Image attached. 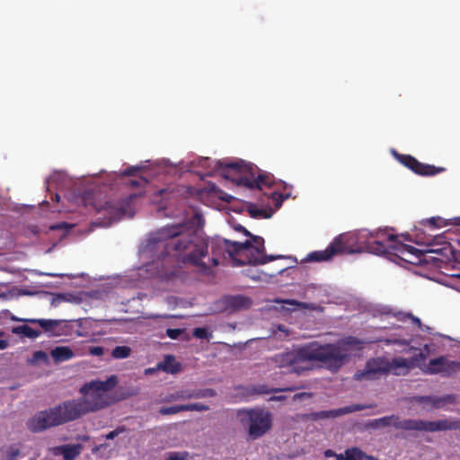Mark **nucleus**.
<instances>
[{
    "mask_svg": "<svg viewBox=\"0 0 460 460\" xmlns=\"http://www.w3.org/2000/svg\"><path fill=\"white\" fill-rule=\"evenodd\" d=\"M249 245V241L240 243L221 238L209 242L191 233L186 225L179 224L166 226L153 233L147 247L150 250L163 247L159 258L172 254L183 263L196 266L200 272L208 273L212 267L220 263V258L225 257L226 253L233 260L234 265H244L245 261L236 256H241L242 250Z\"/></svg>",
    "mask_w": 460,
    "mask_h": 460,
    "instance_id": "f257e3e1",
    "label": "nucleus"
},
{
    "mask_svg": "<svg viewBox=\"0 0 460 460\" xmlns=\"http://www.w3.org/2000/svg\"><path fill=\"white\" fill-rule=\"evenodd\" d=\"M217 168L221 171L224 178L251 190H261L262 187H271L275 183L271 173L262 172L257 165L242 159L218 160Z\"/></svg>",
    "mask_w": 460,
    "mask_h": 460,
    "instance_id": "f03ea898",
    "label": "nucleus"
},
{
    "mask_svg": "<svg viewBox=\"0 0 460 460\" xmlns=\"http://www.w3.org/2000/svg\"><path fill=\"white\" fill-rule=\"evenodd\" d=\"M118 382V377L112 375L105 381L93 380L81 386L79 393L82 397L79 400L86 414L98 411L131 395L129 393L121 394L119 396L111 395L110 392L115 388Z\"/></svg>",
    "mask_w": 460,
    "mask_h": 460,
    "instance_id": "7ed1b4c3",
    "label": "nucleus"
},
{
    "mask_svg": "<svg viewBox=\"0 0 460 460\" xmlns=\"http://www.w3.org/2000/svg\"><path fill=\"white\" fill-rule=\"evenodd\" d=\"M365 342L355 337L347 336L333 343L321 344L316 341L319 363L332 372L339 371L349 360V350H359Z\"/></svg>",
    "mask_w": 460,
    "mask_h": 460,
    "instance_id": "20e7f679",
    "label": "nucleus"
},
{
    "mask_svg": "<svg viewBox=\"0 0 460 460\" xmlns=\"http://www.w3.org/2000/svg\"><path fill=\"white\" fill-rule=\"evenodd\" d=\"M267 362L275 367L288 368L290 372L300 374L309 369L307 363L319 362L316 341L275 354L267 358Z\"/></svg>",
    "mask_w": 460,
    "mask_h": 460,
    "instance_id": "39448f33",
    "label": "nucleus"
},
{
    "mask_svg": "<svg viewBox=\"0 0 460 460\" xmlns=\"http://www.w3.org/2000/svg\"><path fill=\"white\" fill-rule=\"evenodd\" d=\"M366 250L365 237L361 230L358 233L342 234L334 238L325 250L315 251L307 255L309 261H327L338 254H351Z\"/></svg>",
    "mask_w": 460,
    "mask_h": 460,
    "instance_id": "423d86ee",
    "label": "nucleus"
},
{
    "mask_svg": "<svg viewBox=\"0 0 460 460\" xmlns=\"http://www.w3.org/2000/svg\"><path fill=\"white\" fill-rule=\"evenodd\" d=\"M411 367L412 365L404 358H394L391 361L382 357L372 358L367 361L363 370H358L354 374V378L358 381H372L389 373L403 376L409 373Z\"/></svg>",
    "mask_w": 460,
    "mask_h": 460,
    "instance_id": "0eeeda50",
    "label": "nucleus"
},
{
    "mask_svg": "<svg viewBox=\"0 0 460 460\" xmlns=\"http://www.w3.org/2000/svg\"><path fill=\"white\" fill-rule=\"evenodd\" d=\"M361 236L365 237L366 250L377 255L391 252L390 243L397 241V236L388 234L385 229H377L374 232L363 229Z\"/></svg>",
    "mask_w": 460,
    "mask_h": 460,
    "instance_id": "6e6552de",
    "label": "nucleus"
},
{
    "mask_svg": "<svg viewBox=\"0 0 460 460\" xmlns=\"http://www.w3.org/2000/svg\"><path fill=\"white\" fill-rule=\"evenodd\" d=\"M252 243L250 242V245L242 250L241 257L245 261V264H265L277 259L287 258L283 255H266L264 247V239L261 236L253 235L250 236Z\"/></svg>",
    "mask_w": 460,
    "mask_h": 460,
    "instance_id": "1a4fd4ad",
    "label": "nucleus"
},
{
    "mask_svg": "<svg viewBox=\"0 0 460 460\" xmlns=\"http://www.w3.org/2000/svg\"><path fill=\"white\" fill-rule=\"evenodd\" d=\"M420 423H429V421L411 419L400 420L399 416L391 415L371 420L368 424V427L376 429L382 427L393 426L396 429H402L405 431L414 430L426 432V429H421L422 424Z\"/></svg>",
    "mask_w": 460,
    "mask_h": 460,
    "instance_id": "9d476101",
    "label": "nucleus"
},
{
    "mask_svg": "<svg viewBox=\"0 0 460 460\" xmlns=\"http://www.w3.org/2000/svg\"><path fill=\"white\" fill-rule=\"evenodd\" d=\"M56 418L58 419V425H63L74 420H76L83 416L86 415V412L79 399L66 400L59 404L52 407Z\"/></svg>",
    "mask_w": 460,
    "mask_h": 460,
    "instance_id": "9b49d317",
    "label": "nucleus"
},
{
    "mask_svg": "<svg viewBox=\"0 0 460 460\" xmlns=\"http://www.w3.org/2000/svg\"><path fill=\"white\" fill-rule=\"evenodd\" d=\"M249 418V436L252 439L262 437L272 425L271 414L261 409H253L247 411Z\"/></svg>",
    "mask_w": 460,
    "mask_h": 460,
    "instance_id": "f8f14e48",
    "label": "nucleus"
},
{
    "mask_svg": "<svg viewBox=\"0 0 460 460\" xmlns=\"http://www.w3.org/2000/svg\"><path fill=\"white\" fill-rule=\"evenodd\" d=\"M57 420L53 409L49 408L36 412L27 420L26 426L30 431L40 433L52 427L59 426Z\"/></svg>",
    "mask_w": 460,
    "mask_h": 460,
    "instance_id": "ddd939ff",
    "label": "nucleus"
},
{
    "mask_svg": "<svg viewBox=\"0 0 460 460\" xmlns=\"http://www.w3.org/2000/svg\"><path fill=\"white\" fill-rule=\"evenodd\" d=\"M390 248L391 252H389V254H394L408 263L419 264L428 262V261L423 258L425 256V252L411 245L402 243L400 241H396L394 243H390Z\"/></svg>",
    "mask_w": 460,
    "mask_h": 460,
    "instance_id": "4468645a",
    "label": "nucleus"
},
{
    "mask_svg": "<svg viewBox=\"0 0 460 460\" xmlns=\"http://www.w3.org/2000/svg\"><path fill=\"white\" fill-rule=\"evenodd\" d=\"M396 158L405 167L409 168L416 174L421 176H433L443 172L446 170L444 167H438L435 165L420 163L411 155L396 154Z\"/></svg>",
    "mask_w": 460,
    "mask_h": 460,
    "instance_id": "2eb2a0df",
    "label": "nucleus"
},
{
    "mask_svg": "<svg viewBox=\"0 0 460 460\" xmlns=\"http://www.w3.org/2000/svg\"><path fill=\"white\" fill-rule=\"evenodd\" d=\"M410 401L422 405V409L426 411L438 410L444 408L447 404H453L456 402L455 394H445L442 396L436 395H416L412 396Z\"/></svg>",
    "mask_w": 460,
    "mask_h": 460,
    "instance_id": "dca6fc26",
    "label": "nucleus"
},
{
    "mask_svg": "<svg viewBox=\"0 0 460 460\" xmlns=\"http://www.w3.org/2000/svg\"><path fill=\"white\" fill-rule=\"evenodd\" d=\"M457 370H460V363L449 361L445 356L430 359L427 366V372L429 374L441 373L445 376H450Z\"/></svg>",
    "mask_w": 460,
    "mask_h": 460,
    "instance_id": "f3484780",
    "label": "nucleus"
},
{
    "mask_svg": "<svg viewBox=\"0 0 460 460\" xmlns=\"http://www.w3.org/2000/svg\"><path fill=\"white\" fill-rule=\"evenodd\" d=\"M368 408L367 405L364 404H352L349 406H345L340 409H334L330 411H320L316 412H313L311 417L314 420H323V419H334L340 417L341 415H345L348 413H351L354 411H362Z\"/></svg>",
    "mask_w": 460,
    "mask_h": 460,
    "instance_id": "a211bd4d",
    "label": "nucleus"
},
{
    "mask_svg": "<svg viewBox=\"0 0 460 460\" xmlns=\"http://www.w3.org/2000/svg\"><path fill=\"white\" fill-rule=\"evenodd\" d=\"M421 429L426 432L447 431L460 429L459 419H441L438 420L429 421V423H421Z\"/></svg>",
    "mask_w": 460,
    "mask_h": 460,
    "instance_id": "6ab92c4d",
    "label": "nucleus"
},
{
    "mask_svg": "<svg viewBox=\"0 0 460 460\" xmlns=\"http://www.w3.org/2000/svg\"><path fill=\"white\" fill-rule=\"evenodd\" d=\"M217 395V393L214 389L207 388L196 391H186L177 393L175 395H172V399H191V398H207V397H214Z\"/></svg>",
    "mask_w": 460,
    "mask_h": 460,
    "instance_id": "aec40b11",
    "label": "nucleus"
},
{
    "mask_svg": "<svg viewBox=\"0 0 460 460\" xmlns=\"http://www.w3.org/2000/svg\"><path fill=\"white\" fill-rule=\"evenodd\" d=\"M156 369L168 374H177L181 371V365L176 361L174 356L166 355L164 360L156 365Z\"/></svg>",
    "mask_w": 460,
    "mask_h": 460,
    "instance_id": "412c9836",
    "label": "nucleus"
},
{
    "mask_svg": "<svg viewBox=\"0 0 460 460\" xmlns=\"http://www.w3.org/2000/svg\"><path fill=\"white\" fill-rule=\"evenodd\" d=\"M252 305V300L242 295L233 296L226 299V307L231 311L247 309Z\"/></svg>",
    "mask_w": 460,
    "mask_h": 460,
    "instance_id": "4be33fe9",
    "label": "nucleus"
},
{
    "mask_svg": "<svg viewBox=\"0 0 460 460\" xmlns=\"http://www.w3.org/2000/svg\"><path fill=\"white\" fill-rule=\"evenodd\" d=\"M50 355L56 363L67 361L75 357L74 351L66 346H58L51 349Z\"/></svg>",
    "mask_w": 460,
    "mask_h": 460,
    "instance_id": "5701e85b",
    "label": "nucleus"
},
{
    "mask_svg": "<svg viewBox=\"0 0 460 460\" xmlns=\"http://www.w3.org/2000/svg\"><path fill=\"white\" fill-rule=\"evenodd\" d=\"M27 321L32 323H38L47 332H53L63 322L62 320L51 319H30Z\"/></svg>",
    "mask_w": 460,
    "mask_h": 460,
    "instance_id": "b1692460",
    "label": "nucleus"
},
{
    "mask_svg": "<svg viewBox=\"0 0 460 460\" xmlns=\"http://www.w3.org/2000/svg\"><path fill=\"white\" fill-rule=\"evenodd\" d=\"M365 454L358 447H351L345 450L344 454H339L337 460H363Z\"/></svg>",
    "mask_w": 460,
    "mask_h": 460,
    "instance_id": "393cba45",
    "label": "nucleus"
},
{
    "mask_svg": "<svg viewBox=\"0 0 460 460\" xmlns=\"http://www.w3.org/2000/svg\"><path fill=\"white\" fill-rule=\"evenodd\" d=\"M13 332L16 334H22L25 337L31 339L37 338L40 335V331L34 330L33 328L26 324L13 327Z\"/></svg>",
    "mask_w": 460,
    "mask_h": 460,
    "instance_id": "a878e982",
    "label": "nucleus"
},
{
    "mask_svg": "<svg viewBox=\"0 0 460 460\" xmlns=\"http://www.w3.org/2000/svg\"><path fill=\"white\" fill-rule=\"evenodd\" d=\"M60 449L64 460H75V458L79 455V449L77 447L66 445L58 447Z\"/></svg>",
    "mask_w": 460,
    "mask_h": 460,
    "instance_id": "bb28decb",
    "label": "nucleus"
},
{
    "mask_svg": "<svg viewBox=\"0 0 460 460\" xmlns=\"http://www.w3.org/2000/svg\"><path fill=\"white\" fill-rule=\"evenodd\" d=\"M292 390H293L292 388L273 389V388H270L266 385H254L252 388V392L253 394H271V393H277V392H280V391H292Z\"/></svg>",
    "mask_w": 460,
    "mask_h": 460,
    "instance_id": "cd10ccee",
    "label": "nucleus"
},
{
    "mask_svg": "<svg viewBox=\"0 0 460 460\" xmlns=\"http://www.w3.org/2000/svg\"><path fill=\"white\" fill-rule=\"evenodd\" d=\"M248 212L252 218H268L270 217V214H269L265 209L258 208L256 205L252 203L248 206Z\"/></svg>",
    "mask_w": 460,
    "mask_h": 460,
    "instance_id": "c85d7f7f",
    "label": "nucleus"
},
{
    "mask_svg": "<svg viewBox=\"0 0 460 460\" xmlns=\"http://www.w3.org/2000/svg\"><path fill=\"white\" fill-rule=\"evenodd\" d=\"M291 196L290 191H287L285 193H281L279 191H272L270 194V198L274 201V204L277 208H280L283 201L288 199Z\"/></svg>",
    "mask_w": 460,
    "mask_h": 460,
    "instance_id": "c756f323",
    "label": "nucleus"
},
{
    "mask_svg": "<svg viewBox=\"0 0 460 460\" xmlns=\"http://www.w3.org/2000/svg\"><path fill=\"white\" fill-rule=\"evenodd\" d=\"M131 349L128 346H117L111 351V356L114 358H126L129 357Z\"/></svg>",
    "mask_w": 460,
    "mask_h": 460,
    "instance_id": "7c9ffc66",
    "label": "nucleus"
},
{
    "mask_svg": "<svg viewBox=\"0 0 460 460\" xmlns=\"http://www.w3.org/2000/svg\"><path fill=\"white\" fill-rule=\"evenodd\" d=\"M181 409H183V411H206L209 410V407L208 405L201 402H194L190 404H181Z\"/></svg>",
    "mask_w": 460,
    "mask_h": 460,
    "instance_id": "2f4dec72",
    "label": "nucleus"
},
{
    "mask_svg": "<svg viewBox=\"0 0 460 460\" xmlns=\"http://www.w3.org/2000/svg\"><path fill=\"white\" fill-rule=\"evenodd\" d=\"M49 359L48 354L42 350L35 351L30 359L31 364H35L40 361L47 363Z\"/></svg>",
    "mask_w": 460,
    "mask_h": 460,
    "instance_id": "473e14b6",
    "label": "nucleus"
},
{
    "mask_svg": "<svg viewBox=\"0 0 460 460\" xmlns=\"http://www.w3.org/2000/svg\"><path fill=\"white\" fill-rule=\"evenodd\" d=\"M181 411H183V409H181V405H173L169 407H162L159 410V412L162 415H172L179 413Z\"/></svg>",
    "mask_w": 460,
    "mask_h": 460,
    "instance_id": "72a5a7b5",
    "label": "nucleus"
},
{
    "mask_svg": "<svg viewBox=\"0 0 460 460\" xmlns=\"http://www.w3.org/2000/svg\"><path fill=\"white\" fill-rule=\"evenodd\" d=\"M189 453L187 451L182 452H171L168 454L166 460H187Z\"/></svg>",
    "mask_w": 460,
    "mask_h": 460,
    "instance_id": "f704fd0d",
    "label": "nucleus"
},
{
    "mask_svg": "<svg viewBox=\"0 0 460 460\" xmlns=\"http://www.w3.org/2000/svg\"><path fill=\"white\" fill-rule=\"evenodd\" d=\"M406 359L410 361V364L412 365V367H411V369H412L416 367L417 363L424 361L426 359V355L421 350L419 349L418 353L414 355V357Z\"/></svg>",
    "mask_w": 460,
    "mask_h": 460,
    "instance_id": "c9c22d12",
    "label": "nucleus"
},
{
    "mask_svg": "<svg viewBox=\"0 0 460 460\" xmlns=\"http://www.w3.org/2000/svg\"><path fill=\"white\" fill-rule=\"evenodd\" d=\"M193 336L198 339H208L211 333L206 328L198 327L193 330Z\"/></svg>",
    "mask_w": 460,
    "mask_h": 460,
    "instance_id": "e433bc0d",
    "label": "nucleus"
},
{
    "mask_svg": "<svg viewBox=\"0 0 460 460\" xmlns=\"http://www.w3.org/2000/svg\"><path fill=\"white\" fill-rule=\"evenodd\" d=\"M73 227L72 225H69L66 222L58 223L49 226V230H64L65 232H68Z\"/></svg>",
    "mask_w": 460,
    "mask_h": 460,
    "instance_id": "4c0bfd02",
    "label": "nucleus"
},
{
    "mask_svg": "<svg viewBox=\"0 0 460 460\" xmlns=\"http://www.w3.org/2000/svg\"><path fill=\"white\" fill-rule=\"evenodd\" d=\"M411 341V339H387L386 342L388 344H398V345H409Z\"/></svg>",
    "mask_w": 460,
    "mask_h": 460,
    "instance_id": "58836bf2",
    "label": "nucleus"
},
{
    "mask_svg": "<svg viewBox=\"0 0 460 460\" xmlns=\"http://www.w3.org/2000/svg\"><path fill=\"white\" fill-rule=\"evenodd\" d=\"M182 333L181 329H167L166 330V335L171 338L172 340H176L179 338V336Z\"/></svg>",
    "mask_w": 460,
    "mask_h": 460,
    "instance_id": "ea45409f",
    "label": "nucleus"
},
{
    "mask_svg": "<svg viewBox=\"0 0 460 460\" xmlns=\"http://www.w3.org/2000/svg\"><path fill=\"white\" fill-rule=\"evenodd\" d=\"M125 430V428L124 427H118L117 429H115L114 430L109 432L108 434L105 435V438L106 439H114L117 436H119L120 433L124 432Z\"/></svg>",
    "mask_w": 460,
    "mask_h": 460,
    "instance_id": "a19ab883",
    "label": "nucleus"
},
{
    "mask_svg": "<svg viewBox=\"0 0 460 460\" xmlns=\"http://www.w3.org/2000/svg\"><path fill=\"white\" fill-rule=\"evenodd\" d=\"M89 353L93 356H102L104 354V348L101 346H93L89 349Z\"/></svg>",
    "mask_w": 460,
    "mask_h": 460,
    "instance_id": "79ce46f5",
    "label": "nucleus"
},
{
    "mask_svg": "<svg viewBox=\"0 0 460 460\" xmlns=\"http://www.w3.org/2000/svg\"><path fill=\"white\" fill-rule=\"evenodd\" d=\"M442 222V218L440 217H431L429 219H427L425 224H428L433 227H440Z\"/></svg>",
    "mask_w": 460,
    "mask_h": 460,
    "instance_id": "37998d69",
    "label": "nucleus"
},
{
    "mask_svg": "<svg viewBox=\"0 0 460 460\" xmlns=\"http://www.w3.org/2000/svg\"><path fill=\"white\" fill-rule=\"evenodd\" d=\"M404 317H411V322L416 324L420 331H424L423 324L420 318L412 315V314H403Z\"/></svg>",
    "mask_w": 460,
    "mask_h": 460,
    "instance_id": "c03bdc74",
    "label": "nucleus"
},
{
    "mask_svg": "<svg viewBox=\"0 0 460 460\" xmlns=\"http://www.w3.org/2000/svg\"><path fill=\"white\" fill-rule=\"evenodd\" d=\"M139 170H140V167L132 166V167H128V168L125 169L121 174L124 176H131V175H135L136 172H137Z\"/></svg>",
    "mask_w": 460,
    "mask_h": 460,
    "instance_id": "a18cd8bd",
    "label": "nucleus"
},
{
    "mask_svg": "<svg viewBox=\"0 0 460 460\" xmlns=\"http://www.w3.org/2000/svg\"><path fill=\"white\" fill-rule=\"evenodd\" d=\"M147 181L144 178H141L140 180H132L130 181V185L132 187H140L144 184H146Z\"/></svg>",
    "mask_w": 460,
    "mask_h": 460,
    "instance_id": "49530a36",
    "label": "nucleus"
},
{
    "mask_svg": "<svg viewBox=\"0 0 460 460\" xmlns=\"http://www.w3.org/2000/svg\"><path fill=\"white\" fill-rule=\"evenodd\" d=\"M234 229L240 233H243L246 236H252V234L244 226L241 225L236 226Z\"/></svg>",
    "mask_w": 460,
    "mask_h": 460,
    "instance_id": "de8ad7c7",
    "label": "nucleus"
},
{
    "mask_svg": "<svg viewBox=\"0 0 460 460\" xmlns=\"http://www.w3.org/2000/svg\"><path fill=\"white\" fill-rule=\"evenodd\" d=\"M403 314H411L410 313H402V312H399L397 314H396V318L399 320V321H406L407 319H411V317H404Z\"/></svg>",
    "mask_w": 460,
    "mask_h": 460,
    "instance_id": "09e8293b",
    "label": "nucleus"
},
{
    "mask_svg": "<svg viewBox=\"0 0 460 460\" xmlns=\"http://www.w3.org/2000/svg\"><path fill=\"white\" fill-rule=\"evenodd\" d=\"M305 397H310V394H307V393H299V394H296L294 395V401L297 400V399H302V398H305Z\"/></svg>",
    "mask_w": 460,
    "mask_h": 460,
    "instance_id": "8fccbe9b",
    "label": "nucleus"
},
{
    "mask_svg": "<svg viewBox=\"0 0 460 460\" xmlns=\"http://www.w3.org/2000/svg\"><path fill=\"white\" fill-rule=\"evenodd\" d=\"M210 163V159L208 157L199 159V164L203 167H208Z\"/></svg>",
    "mask_w": 460,
    "mask_h": 460,
    "instance_id": "3c124183",
    "label": "nucleus"
},
{
    "mask_svg": "<svg viewBox=\"0 0 460 460\" xmlns=\"http://www.w3.org/2000/svg\"><path fill=\"white\" fill-rule=\"evenodd\" d=\"M324 456L326 457H331V456H335L337 458V454H335L334 451H332V449H327L325 452H324Z\"/></svg>",
    "mask_w": 460,
    "mask_h": 460,
    "instance_id": "603ef678",
    "label": "nucleus"
},
{
    "mask_svg": "<svg viewBox=\"0 0 460 460\" xmlns=\"http://www.w3.org/2000/svg\"><path fill=\"white\" fill-rule=\"evenodd\" d=\"M445 248H441V249H432V250H429L428 251V252H433V253H438V254H442L443 253V251H444Z\"/></svg>",
    "mask_w": 460,
    "mask_h": 460,
    "instance_id": "864d4df0",
    "label": "nucleus"
},
{
    "mask_svg": "<svg viewBox=\"0 0 460 460\" xmlns=\"http://www.w3.org/2000/svg\"><path fill=\"white\" fill-rule=\"evenodd\" d=\"M8 343L4 340H0V349H4L7 347Z\"/></svg>",
    "mask_w": 460,
    "mask_h": 460,
    "instance_id": "5fc2aeb1",
    "label": "nucleus"
},
{
    "mask_svg": "<svg viewBox=\"0 0 460 460\" xmlns=\"http://www.w3.org/2000/svg\"><path fill=\"white\" fill-rule=\"evenodd\" d=\"M453 221L455 226H460V217H455Z\"/></svg>",
    "mask_w": 460,
    "mask_h": 460,
    "instance_id": "6e6d98bb",
    "label": "nucleus"
},
{
    "mask_svg": "<svg viewBox=\"0 0 460 460\" xmlns=\"http://www.w3.org/2000/svg\"><path fill=\"white\" fill-rule=\"evenodd\" d=\"M249 276L252 279H255V280L261 279V277L256 274H252V275H249Z\"/></svg>",
    "mask_w": 460,
    "mask_h": 460,
    "instance_id": "4d7b16f0",
    "label": "nucleus"
},
{
    "mask_svg": "<svg viewBox=\"0 0 460 460\" xmlns=\"http://www.w3.org/2000/svg\"><path fill=\"white\" fill-rule=\"evenodd\" d=\"M156 370V367L155 368H148L146 370V374H152V373H155V371Z\"/></svg>",
    "mask_w": 460,
    "mask_h": 460,
    "instance_id": "13d9d810",
    "label": "nucleus"
},
{
    "mask_svg": "<svg viewBox=\"0 0 460 460\" xmlns=\"http://www.w3.org/2000/svg\"><path fill=\"white\" fill-rule=\"evenodd\" d=\"M281 184L283 185V189L285 191H287L288 189H291V187H288V184L285 182H281Z\"/></svg>",
    "mask_w": 460,
    "mask_h": 460,
    "instance_id": "bf43d9fd",
    "label": "nucleus"
},
{
    "mask_svg": "<svg viewBox=\"0 0 460 460\" xmlns=\"http://www.w3.org/2000/svg\"><path fill=\"white\" fill-rule=\"evenodd\" d=\"M423 327H424V331H423V332H429V331H430V327H429V326H427V325H424V324H423Z\"/></svg>",
    "mask_w": 460,
    "mask_h": 460,
    "instance_id": "052dcab7",
    "label": "nucleus"
},
{
    "mask_svg": "<svg viewBox=\"0 0 460 460\" xmlns=\"http://www.w3.org/2000/svg\"><path fill=\"white\" fill-rule=\"evenodd\" d=\"M282 397L281 396H273L271 397V400H281Z\"/></svg>",
    "mask_w": 460,
    "mask_h": 460,
    "instance_id": "680f3d73",
    "label": "nucleus"
},
{
    "mask_svg": "<svg viewBox=\"0 0 460 460\" xmlns=\"http://www.w3.org/2000/svg\"><path fill=\"white\" fill-rule=\"evenodd\" d=\"M287 303L289 305H295L296 301L295 300H288Z\"/></svg>",
    "mask_w": 460,
    "mask_h": 460,
    "instance_id": "e2e57ef3",
    "label": "nucleus"
},
{
    "mask_svg": "<svg viewBox=\"0 0 460 460\" xmlns=\"http://www.w3.org/2000/svg\"><path fill=\"white\" fill-rule=\"evenodd\" d=\"M55 199H56V200H57V201H58V200H59V199H60L59 195H58V194H56Z\"/></svg>",
    "mask_w": 460,
    "mask_h": 460,
    "instance_id": "0e129e2a",
    "label": "nucleus"
},
{
    "mask_svg": "<svg viewBox=\"0 0 460 460\" xmlns=\"http://www.w3.org/2000/svg\"><path fill=\"white\" fill-rule=\"evenodd\" d=\"M285 270H286V269H281V270H279L278 271V274H282V273H283V271H284Z\"/></svg>",
    "mask_w": 460,
    "mask_h": 460,
    "instance_id": "69168bd1",
    "label": "nucleus"
},
{
    "mask_svg": "<svg viewBox=\"0 0 460 460\" xmlns=\"http://www.w3.org/2000/svg\"><path fill=\"white\" fill-rule=\"evenodd\" d=\"M49 275L50 276H58L57 274H53V273H50Z\"/></svg>",
    "mask_w": 460,
    "mask_h": 460,
    "instance_id": "338daca9",
    "label": "nucleus"
},
{
    "mask_svg": "<svg viewBox=\"0 0 460 460\" xmlns=\"http://www.w3.org/2000/svg\"><path fill=\"white\" fill-rule=\"evenodd\" d=\"M166 460V459H165Z\"/></svg>",
    "mask_w": 460,
    "mask_h": 460,
    "instance_id": "774afa93",
    "label": "nucleus"
}]
</instances>
